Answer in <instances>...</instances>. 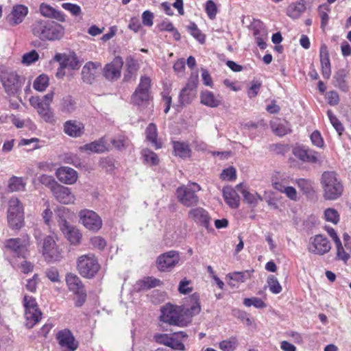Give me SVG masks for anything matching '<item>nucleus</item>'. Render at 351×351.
Masks as SVG:
<instances>
[{
	"instance_id": "obj_1",
	"label": "nucleus",
	"mask_w": 351,
	"mask_h": 351,
	"mask_svg": "<svg viewBox=\"0 0 351 351\" xmlns=\"http://www.w3.org/2000/svg\"><path fill=\"white\" fill-rule=\"evenodd\" d=\"M32 34L41 40H60L64 34V28L60 24L49 20H36L30 26Z\"/></svg>"
},
{
	"instance_id": "obj_2",
	"label": "nucleus",
	"mask_w": 351,
	"mask_h": 351,
	"mask_svg": "<svg viewBox=\"0 0 351 351\" xmlns=\"http://www.w3.org/2000/svg\"><path fill=\"white\" fill-rule=\"evenodd\" d=\"M323 196L327 200L339 198L343 191V186L337 175L334 171H325L321 177Z\"/></svg>"
},
{
	"instance_id": "obj_3",
	"label": "nucleus",
	"mask_w": 351,
	"mask_h": 351,
	"mask_svg": "<svg viewBox=\"0 0 351 351\" xmlns=\"http://www.w3.org/2000/svg\"><path fill=\"white\" fill-rule=\"evenodd\" d=\"M0 79L5 91L9 95L17 93L21 88L24 79L11 69L0 67Z\"/></svg>"
},
{
	"instance_id": "obj_4",
	"label": "nucleus",
	"mask_w": 351,
	"mask_h": 351,
	"mask_svg": "<svg viewBox=\"0 0 351 351\" xmlns=\"http://www.w3.org/2000/svg\"><path fill=\"white\" fill-rule=\"evenodd\" d=\"M8 222L12 229L19 230L24 226V208L17 197H12L8 202Z\"/></svg>"
},
{
	"instance_id": "obj_5",
	"label": "nucleus",
	"mask_w": 351,
	"mask_h": 351,
	"mask_svg": "<svg viewBox=\"0 0 351 351\" xmlns=\"http://www.w3.org/2000/svg\"><path fill=\"white\" fill-rule=\"evenodd\" d=\"M201 190V187L197 183L193 182L187 185H183L176 189V197L178 202L183 206L191 207L199 203V197L196 194Z\"/></svg>"
},
{
	"instance_id": "obj_6",
	"label": "nucleus",
	"mask_w": 351,
	"mask_h": 351,
	"mask_svg": "<svg viewBox=\"0 0 351 351\" xmlns=\"http://www.w3.org/2000/svg\"><path fill=\"white\" fill-rule=\"evenodd\" d=\"M160 320L170 325L186 326L189 322L181 314L179 307L167 304L161 308Z\"/></svg>"
},
{
	"instance_id": "obj_7",
	"label": "nucleus",
	"mask_w": 351,
	"mask_h": 351,
	"mask_svg": "<svg viewBox=\"0 0 351 351\" xmlns=\"http://www.w3.org/2000/svg\"><path fill=\"white\" fill-rule=\"evenodd\" d=\"M100 266L93 254L82 255L77 260V269L85 278H93L99 271Z\"/></svg>"
},
{
	"instance_id": "obj_8",
	"label": "nucleus",
	"mask_w": 351,
	"mask_h": 351,
	"mask_svg": "<svg viewBox=\"0 0 351 351\" xmlns=\"http://www.w3.org/2000/svg\"><path fill=\"white\" fill-rule=\"evenodd\" d=\"M180 256L178 252L170 250L160 254L156 261L158 269L160 271H169L174 268L180 262Z\"/></svg>"
},
{
	"instance_id": "obj_9",
	"label": "nucleus",
	"mask_w": 351,
	"mask_h": 351,
	"mask_svg": "<svg viewBox=\"0 0 351 351\" xmlns=\"http://www.w3.org/2000/svg\"><path fill=\"white\" fill-rule=\"evenodd\" d=\"M80 221L83 226L92 231H97L102 226L101 217L94 211L84 209L79 213Z\"/></svg>"
},
{
	"instance_id": "obj_10",
	"label": "nucleus",
	"mask_w": 351,
	"mask_h": 351,
	"mask_svg": "<svg viewBox=\"0 0 351 351\" xmlns=\"http://www.w3.org/2000/svg\"><path fill=\"white\" fill-rule=\"evenodd\" d=\"M307 248L309 252L322 256L330 250L331 245L326 237L317 234L310 238Z\"/></svg>"
},
{
	"instance_id": "obj_11",
	"label": "nucleus",
	"mask_w": 351,
	"mask_h": 351,
	"mask_svg": "<svg viewBox=\"0 0 351 351\" xmlns=\"http://www.w3.org/2000/svg\"><path fill=\"white\" fill-rule=\"evenodd\" d=\"M102 66L100 62L89 61L82 67V80L86 84H92L100 76Z\"/></svg>"
},
{
	"instance_id": "obj_12",
	"label": "nucleus",
	"mask_w": 351,
	"mask_h": 351,
	"mask_svg": "<svg viewBox=\"0 0 351 351\" xmlns=\"http://www.w3.org/2000/svg\"><path fill=\"white\" fill-rule=\"evenodd\" d=\"M29 103L37 111L38 114L47 123L54 124L56 118L51 106L47 104L40 101L39 97H32Z\"/></svg>"
},
{
	"instance_id": "obj_13",
	"label": "nucleus",
	"mask_w": 351,
	"mask_h": 351,
	"mask_svg": "<svg viewBox=\"0 0 351 351\" xmlns=\"http://www.w3.org/2000/svg\"><path fill=\"white\" fill-rule=\"evenodd\" d=\"M151 80L147 77H142L140 83L132 96V101L138 106L149 99V89Z\"/></svg>"
},
{
	"instance_id": "obj_14",
	"label": "nucleus",
	"mask_w": 351,
	"mask_h": 351,
	"mask_svg": "<svg viewBox=\"0 0 351 351\" xmlns=\"http://www.w3.org/2000/svg\"><path fill=\"white\" fill-rule=\"evenodd\" d=\"M29 245L28 238H15L10 239L5 241V247L12 252L14 255L18 257H25L27 248Z\"/></svg>"
},
{
	"instance_id": "obj_15",
	"label": "nucleus",
	"mask_w": 351,
	"mask_h": 351,
	"mask_svg": "<svg viewBox=\"0 0 351 351\" xmlns=\"http://www.w3.org/2000/svg\"><path fill=\"white\" fill-rule=\"evenodd\" d=\"M58 344L61 348H66L68 351H75L79 346L72 332L64 328L58 331L56 336Z\"/></svg>"
},
{
	"instance_id": "obj_16",
	"label": "nucleus",
	"mask_w": 351,
	"mask_h": 351,
	"mask_svg": "<svg viewBox=\"0 0 351 351\" xmlns=\"http://www.w3.org/2000/svg\"><path fill=\"white\" fill-rule=\"evenodd\" d=\"M123 60L121 57H116L104 68V75L108 80H117L121 76V70L123 66Z\"/></svg>"
},
{
	"instance_id": "obj_17",
	"label": "nucleus",
	"mask_w": 351,
	"mask_h": 351,
	"mask_svg": "<svg viewBox=\"0 0 351 351\" xmlns=\"http://www.w3.org/2000/svg\"><path fill=\"white\" fill-rule=\"evenodd\" d=\"M43 254L49 261H55L59 258L60 252L52 237L47 236L44 239Z\"/></svg>"
},
{
	"instance_id": "obj_18",
	"label": "nucleus",
	"mask_w": 351,
	"mask_h": 351,
	"mask_svg": "<svg viewBox=\"0 0 351 351\" xmlns=\"http://www.w3.org/2000/svg\"><path fill=\"white\" fill-rule=\"evenodd\" d=\"M52 193L56 200L61 204H73L75 200V197L71 193V189L60 184L56 185V186L53 189Z\"/></svg>"
},
{
	"instance_id": "obj_19",
	"label": "nucleus",
	"mask_w": 351,
	"mask_h": 351,
	"mask_svg": "<svg viewBox=\"0 0 351 351\" xmlns=\"http://www.w3.org/2000/svg\"><path fill=\"white\" fill-rule=\"evenodd\" d=\"M189 217L196 223L208 228L210 224V217L207 210L202 207H196L189 211Z\"/></svg>"
},
{
	"instance_id": "obj_20",
	"label": "nucleus",
	"mask_w": 351,
	"mask_h": 351,
	"mask_svg": "<svg viewBox=\"0 0 351 351\" xmlns=\"http://www.w3.org/2000/svg\"><path fill=\"white\" fill-rule=\"evenodd\" d=\"M53 60L59 62L62 68H70L73 70H77L80 68V62L77 57L75 55H69L66 53H57Z\"/></svg>"
},
{
	"instance_id": "obj_21",
	"label": "nucleus",
	"mask_w": 351,
	"mask_h": 351,
	"mask_svg": "<svg viewBox=\"0 0 351 351\" xmlns=\"http://www.w3.org/2000/svg\"><path fill=\"white\" fill-rule=\"evenodd\" d=\"M154 339L158 343L167 346L172 349L184 351V345L173 335L167 334H156Z\"/></svg>"
},
{
	"instance_id": "obj_22",
	"label": "nucleus",
	"mask_w": 351,
	"mask_h": 351,
	"mask_svg": "<svg viewBox=\"0 0 351 351\" xmlns=\"http://www.w3.org/2000/svg\"><path fill=\"white\" fill-rule=\"evenodd\" d=\"M64 132L73 138L82 136L84 133V125L76 120H69L63 125Z\"/></svg>"
},
{
	"instance_id": "obj_23",
	"label": "nucleus",
	"mask_w": 351,
	"mask_h": 351,
	"mask_svg": "<svg viewBox=\"0 0 351 351\" xmlns=\"http://www.w3.org/2000/svg\"><path fill=\"white\" fill-rule=\"evenodd\" d=\"M56 175L60 182L66 184H73L77 180V173L69 167H61L56 170Z\"/></svg>"
},
{
	"instance_id": "obj_24",
	"label": "nucleus",
	"mask_w": 351,
	"mask_h": 351,
	"mask_svg": "<svg viewBox=\"0 0 351 351\" xmlns=\"http://www.w3.org/2000/svg\"><path fill=\"white\" fill-rule=\"evenodd\" d=\"M28 14V8L23 5H16L8 16L10 23L13 25L21 23Z\"/></svg>"
},
{
	"instance_id": "obj_25",
	"label": "nucleus",
	"mask_w": 351,
	"mask_h": 351,
	"mask_svg": "<svg viewBox=\"0 0 351 351\" xmlns=\"http://www.w3.org/2000/svg\"><path fill=\"white\" fill-rule=\"evenodd\" d=\"M201 103L210 108H217L222 103V97L220 95H215L209 90L202 91L200 95Z\"/></svg>"
},
{
	"instance_id": "obj_26",
	"label": "nucleus",
	"mask_w": 351,
	"mask_h": 351,
	"mask_svg": "<svg viewBox=\"0 0 351 351\" xmlns=\"http://www.w3.org/2000/svg\"><path fill=\"white\" fill-rule=\"evenodd\" d=\"M271 128L277 136H283L291 132V125L284 119L276 118L271 123Z\"/></svg>"
},
{
	"instance_id": "obj_27",
	"label": "nucleus",
	"mask_w": 351,
	"mask_h": 351,
	"mask_svg": "<svg viewBox=\"0 0 351 351\" xmlns=\"http://www.w3.org/2000/svg\"><path fill=\"white\" fill-rule=\"evenodd\" d=\"M320 62L322 65V75L325 79H329L331 74L330 62L328 47L322 45L319 51Z\"/></svg>"
},
{
	"instance_id": "obj_28",
	"label": "nucleus",
	"mask_w": 351,
	"mask_h": 351,
	"mask_svg": "<svg viewBox=\"0 0 351 351\" xmlns=\"http://www.w3.org/2000/svg\"><path fill=\"white\" fill-rule=\"evenodd\" d=\"M223 196L225 202L231 208H236L239 205V197L234 189L230 186L223 189Z\"/></svg>"
},
{
	"instance_id": "obj_29",
	"label": "nucleus",
	"mask_w": 351,
	"mask_h": 351,
	"mask_svg": "<svg viewBox=\"0 0 351 351\" xmlns=\"http://www.w3.org/2000/svg\"><path fill=\"white\" fill-rule=\"evenodd\" d=\"M61 231L71 244L77 245L80 242L82 234L75 226L70 224L66 227H63Z\"/></svg>"
},
{
	"instance_id": "obj_30",
	"label": "nucleus",
	"mask_w": 351,
	"mask_h": 351,
	"mask_svg": "<svg viewBox=\"0 0 351 351\" xmlns=\"http://www.w3.org/2000/svg\"><path fill=\"white\" fill-rule=\"evenodd\" d=\"M82 151H89L94 153L101 154L108 151L106 143L104 138L92 142L80 147Z\"/></svg>"
},
{
	"instance_id": "obj_31",
	"label": "nucleus",
	"mask_w": 351,
	"mask_h": 351,
	"mask_svg": "<svg viewBox=\"0 0 351 351\" xmlns=\"http://www.w3.org/2000/svg\"><path fill=\"white\" fill-rule=\"evenodd\" d=\"M196 95V86L195 84H188L181 91L180 94V101L181 104H189Z\"/></svg>"
},
{
	"instance_id": "obj_32",
	"label": "nucleus",
	"mask_w": 351,
	"mask_h": 351,
	"mask_svg": "<svg viewBox=\"0 0 351 351\" xmlns=\"http://www.w3.org/2000/svg\"><path fill=\"white\" fill-rule=\"evenodd\" d=\"M66 282L69 289L74 293L84 291V285L80 278L73 274L66 275Z\"/></svg>"
},
{
	"instance_id": "obj_33",
	"label": "nucleus",
	"mask_w": 351,
	"mask_h": 351,
	"mask_svg": "<svg viewBox=\"0 0 351 351\" xmlns=\"http://www.w3.org/2000/svg\"><path fill=\"white\" fill-rule=\"evenodd\" d=\"M42 316L40 311L37 309L25 310V326L28 328H32L36 324H37Z\"/></svg>"
},
{
	"instance_id": "obj_34",
	"label": "nucleus",
	"mask_w": 351,
	"mask_h": 351,
	"mask_svg": "<svg viewBox=\"0 0 351 351\" xmlns=\"http://www.w3.org/2000/svg\"><path fill=\"white\" fill-rule=\"evenodd\" d=\"M25 186L26 182L22 177L13 176L8 180V189L10 192L23 191Z\"/></svg>"
},
{
	"instance_id": "obj_35",
	"label": "nucleus",
	"mask_w": 351,
	"mask_h": 351,
	"mask_svg": "<svg viewBox=\"0 0 351 351\" xmlns=\"http://www.w3.org/2000/svg\"><path fill=\"white\" fill-rule=\"evenodd\" d=\"M56 219L60 229L70 225L68 219H70L71 213L68 208L61 206L56 210Z\"/></svg>"
},
{
	"instance_id": "obj_36",
	"label": "nucleus",
	"mask_w": 351,
	"mask_h": 351,
	"mask_svg": "<svg viewBox=\"0 0 351 351\" xmlns=\"http://www.w3.org/2000/svg\"><path fill=\"white\" fill-rule=\"evenodd\" d=\"M145 134L147 139L154 146L156 149H160L162 147L161 143L157 140L158 132L156 125L154 123H149L146 128Z\"/></svg>"
},
{
	"instance_id": "obj_37",
	"label": "nucleus",
	"mask_w": 351,
	"mask_h": 351,
	"mask_svg": "<svg viewBox=\"0 0 351 351\" xmlns=\"http://www.w3.org/2000/svg\"><path fill=\"white\" fill-rule=\"evenodd\" d=\"M173 144L174 153L176 156L183 158L190 157L191 149L188 144L178 141H174Z\"/></svg>"
},
{
	"instance_id": "obj_38",
	"label": "nucleus",
	"mask_w": 351,
	"mask_h": 351,
	"mask_svg": "<svg viewBox=\"0 0 351 351\" xmlns=\"http://www.w3.org/2000/svg\"><path fill=\"white\" fill-rule=\"evenodd\" d=\"M304 0L291 5L288 8L287 14L293 19H298L305 11L306 5L304 3Z\"/></svg>"
},
{
	"instance_id": "obj_39",
	"label": "nucleus",
	"mask_w": 351,
	"mask_h": 351,
	"mask_svg": "<svg viewBox=\"0 0 351 351\" xmlns=\"http://www.w3.org/2000/svg\"><path fill=\"white\" fill-rule=\"evenodd\" d=\"M241 194L243 196L244 200L247 203L253 206H256L259 202H261L263 200V198L262 196H261L258 193H250L246 189H241L240 191Z\"/></svg>"
},
{
	"instance_id": "obj_40",
	"label": "nucleus",
	"mask_w": 351,
	"mask_h": 351,
	"mask_svg": "<svg viewBox=\"0 0 351 351\" xmlns=\"http://www.w3.org/2000/svg\"><path fill=\"white\" fill-rule=\"evenodd\" d=\"M346 73L344 69H340L334 75L335 86L343 91H346L348 86L346 83Z\"/></svg>"
},
{
	"instance_id": "obj_41",
	"label": "nucleus",
	"mask_w": 351,
	"mask_h": 351,
	"mask_svg": "<svg viewBox=\"0 0 351 351\" xmlns=\"http://www.w3.org/2000/svg\"><path fill=\"white\" fill-rule=\"evenodd\" d=\"M190 300L191 302V305L189 308H186V312L191 316L199 314L201 311V306L199 302V295L197 293H194L191 295Z\"/></svg>"
},
{
	"instance_id": "obj_42",
	"label": "nucleus",
	"mask_w": 351,
	"mask_h": 351,
	"mask_svg": "<svg viewBox=\"0 0 351 351\" xmlns=\"http://www.w3.org/2000/svg\"><path fill=\"white\" fill-rule=\"evenodd\" d=\"M330 12L329 5L326 4L321 5L318 8V12L321 19V28L324 29L329 20L328 13Z\"/></svg>"
},
{
	"instance_id": "obj_43",
	"label": "nucleus",
	"mask_w": 351,
	"mask_h": 351,
	"mask_svg": "<svg viewBox=\"0 0 351 351\" xmlns=\"http://www.w3.org/2000/svg\"><path fill=\"white\" fill-rule=\"evenodd\" d=\"M238 346L237 337H232L219 343V348L223 351H234Z\"/></svg>"
},
{
	"instance_id": "obj_44",
	"label": "nucleus",
	"mask_w": 351,
	"mask_h": 351,
	"mask_svg": "<svg viewBox=\"0 0 351 351\" xmlns=\"http://www.w3.org/2000/svg\"><path fill=\"white\" fill-rule=\"evenodd\" d=\"M75 109V102L71 96H66L62 99L60 110L63 112L71 113Z\"/></svg>"
},
{
	"instance_id": "obj_45",
	"label": "nucleus",
	"mask_w": 351,
	"mask_h": 351,
	"mask_svg": "<svg viewBox=\"0 0 351 351\" xmlns=\"http://www.w3.org/2000/svg\"><path fill=\"white\" fill-rule=\"evenodd\" d=\"M49 86V77L47 75H40L34 82L33 86L38 91H44Z\"/></svg>"
},
{
	"instance_id": "obj_46",
	"label": "nucleus",
	"mask_w": 351,
	"mask_h": 351,
	"mask_svg": "<svg viewBox=\"0 0 351 351\" xmlns=\"http://www.w3.org/2000/svg\"><path fill=\"white\" fill-rule=\"evenodd\" d=\"M162 282L154 277H147L140 281V286L143 289H149L162 285Z\"/></svg>"
},
{
	"instance_id": "obj_47",
	"label": "nucleus",
	"mask_w": 351,
	"mask_h": 351,
	"mask_svg": "<svg viewBox=\"0 0 351 351\" xmlns=\"http://www.w3.org/2000/svg\"><path fill=\"white\" fill-rule=\"evenodd\" d=\"M38 59V53L35 49H33L31 51L25 53L23 55L21 62L24 65L29 66L36 62Z\"/></svg>"
},
{
	"instance_id": "obj_48",
	"label": "nucleus",
	"mask_w": 351,
	"mask_h": 351,
	"mask_svg": "<svg viewBox=\"0 0 351 351\" xmlns=\"http://www.w3.org/2000/svg\"><path fill=\"white\" fill-rule=\"evenodd\" d=\"M231 280L236 281L237 282H244L247 279L250 278V273L246 270L245 271H234L228 275Z\"/></svg>"
},
{
	"instance_id": "obj_49",
	"label": "nucleus",
	"mask_w": 351,
	"mask_h": 351,
	"mask_svg": "<svg viewBox=\"0 0 351 351\" xmlns=\"http://www.w3.org/2000/svg\"><path fill=\"white\" fill-rule=\"evenodd\" d=\"M142 156L145 161L149 163V165H156L159 162V159L157 154L150 149H143L142 152Z\"/></svg>"
},
{
	"instance_id": "obj_50",
	"label": "nucleus",
	"mask_w": 351,
	"mask_h": 351,
	"mask_svg": "<svg viewBox=\"0 0 351 351\" xmlns=\"http://www.w3.org/2000/svg\"><path fill=\"white\" fill-rule=\"evenodd\" d=\"M267 285L271 292L274 294L280 293L282 291V287L274 276H269L268 277Z\"/></svg>"
},
{
	"instance_id": "obj_51",
	"label": "nucleus",
	"mask_w": 351,
	"mask_h": 351,
	"mask_svg": "<svg viewBox=\"0 0 351 351\" xmlns=\"http://www.w3.org/2000/svg\"><path fill=\"white\" fill-rule=\"evenodd\" d=\"M243 304L247 307L253 306L256 308H263L266 307V304L260 298L252 297L250 298H245Z\"/></svg>"
},
{
	"instance_id": "obj_52",
	"label": "nucleus",
	"mask_w": 351,
	"mask_h": 351,
	"mask_svg": "<svg viewBox=\"0 0 351 351\" xmlns=\"http://www.w3.org/2000/svg\"><path fill=\"white\" fill-rule=\"evenodd\" d=\"M324 217L327 221L337 224L339 221V215L334 208H327L324 211Z\"/></svg>"
},
{
	"instance_id": "obj_53",
	"label": "nucleus",
	"mask_w": 351,
	"mask_h": 351,
	"mask_svg": "<svg viewBox=\"0 0 351 351\" xmlns=\"http://www.w3.org/2000/svg\"><path fill=\"white\" fill-rule=\"evenodd\" d=\"M192 282L186 278L180 280L178 285V291L180 294H188L193 291Z\"/></svg>"
},
{
	"instance_id": "obj_54",
	"label": "nucleus",
	"mask_w": 351,
	"mask_h": 351,
	"mask_svg": "<svg viewBox=\"0 0 351 351\" xmlns=\"http://www.w3.org/2000/svg\"><path fill=\"white\" fill-rule=\"evenodd\" d=\"M288 180L286 178H278L273 177L271 179L272 186L278 191L282 193L284 189L288 186Z\"/></svg>"
},
{
	"instance_id": "obj_55",
	"label": "nucleus",
	"mask_w": 351,
	"mask_h": 351,
	"mask_svg": "<svg viewBox=\"0 0 351 351\" xmlns=\"http://www.w3.org/2000/svg\"><path fill=\"white\" fill-rule=\"evenodd\" d=\"M327 114L330 121L336 131L338 132L339 135H341L344 130L343 126L341 123L338 120V119L335 117V115L330 110L327 111Z\"/></svg>"
},
{
	"instance_id": "obj_56",
	"label": "nucleus",
	"mask_w": 351,
	"mask_h": 351,
	"mask_svg": "<svg viewBox=\"0 0 351 351\" xmlns=\"http://www.w3.org/2000/svg\"><path fill=\"white\" fill-rule=\"evenodd\" d=\"M254 35L255 36L258 46L262 49H265L266 47V43L265 40L266 39L267 37L265 30L256 29L254 32Z\"/></svg>"
},
{
	"instance_id": "obj_57",
	"label": "nucleus",
	"mask_w": 351,
	"mask_h": 351,
	"mask_svg": "<svg viewBox=\"0 0 351 351\" xmlns=\"http://www.w3.org/2000/svg\"><path fill=\"white\" fill-rule=\"evenodd\" d=\"M126 67L128 74L125 75V78H130L132 75L136 73L138 69L136 62L131 57L126 59Z\"/></svg>"
},
{
	"instance_id": "obj_58",
	"label": "nucleus",
	"mask_w": 351,
	"mask_h": 351,
	"mask_svg": "<svg viewBox=\"0 0 351 351\" xmlns=\"http://www.w3.org/2000/svg\"><path fill=\"white\" fill-rule=\"evenodd\" d=\"M205 10L210 19H214L217 13V8L215 3L212 0L206 1L205 5Z\"/></svg>"
},
{
	"instance_id": "obj_59",
	"label": "nucleus",
	"mask_w": 351,
	"mask_h": 351,
	"mask_svg": "<svg viewBox=\"0 0 351 351\" xmlns=\"http://www.w3.org/2000/svg\"><path fill=\"white\" fill-rule=\"evenodd\" d=\"M189 29L191 36H193L200 43L203 44L205 42V36L202 34L201 31L197 28L195 23H192L189 27Z\"/></svg>"
},
{
	"instance_id": "obj_60",
	"label": "nucleus",
	"mask_w": 351,
	"mask_h": 351,
	"mask_svg": "<svg viewBox=\"0 0 351 351\" xmlns=\"http://www.w3.org/2000/svg\"><path fill=\"white\" fill-rule=\"evenodd\" d=\"M335 244L337 247V258L346 263L350 258V255L344 250L341 240L335 243Z\"/></svg>"
},
{
	"instance_id": "obj_61",
	"label": "nucleus",
	"mask_w": 351,
	"mask_h": 351,
	"mask_svg": "<svg viewBox=\"0 0 351 351\" xmlns=\"http://www.w3.org/2000/svg\"><path fill=\"white\" fill-rule=\"evenodd\" d=\"M39 181L44 185L50 188L51 191H53V189H54L56 185L59 184L54 180V178L51 176L47 175H42L39 178Z\"/></svg>"
},
{
	"instance_id": "obj_62",
	"label": "nucleus",
	"mask_w": 351,
	"mask_h": 351,
	"mask_svg": "<svg viewBox=\"0 0 351 351\" xmlns=\"http://www.w3.org/2000/svg\"><path fill=\"white\" fill-rule=\"evenodd\" d=\"M236 169L230 167L223 170L221 173L220 178L223 180H234L236 179Z\"/></svg>"
},
{
	"instance_id": "obj_63",
	"label": "nucleus",
	"mask_w": 351,
	"mask_h": 351,
	"mask_svg": "<svg viewBox=\"0 0 351 351\" xmlns=\"http://www.w3.org/2000/svg\"><path fill=\"white\" fill-rule=\"evenodd\" d=\"M62 8L65 10L69 11L73 16H78L81 14L82 10L81 8L77 5L71 3H64L62 4Z\"/></svg>"
},
{
	"instance_id": "obj_64",
	"label": "nucleus",
	"mask_w": 351,
	"mask_h": 351,
	"mask_svg": "<svg viewBox=\"0 0 351 351\" xmlns=\"http://www.w3.org/2000/svg\"><path fill=\"white\" fill-rule=\"evenodd\" d=\"M298 186L304 193H308L312 189V182L310 180L300 178L296 180Z\"/></svg>"
}]
</instances>
